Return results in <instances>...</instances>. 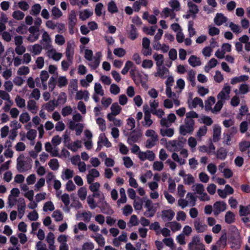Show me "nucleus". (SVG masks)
<instances>
[{
	"instance_id": "f257e3e1",
	"label": "nucleus",
	"mask_w": 250,
	"mask_h": 250,
	"mask_svg": "<svg viewBox=\"0 0 250 250\" xmlns=\"http://www.w3.org/2000/svg\"><path fill=\"white\" fill-rule=\"evenodd\" d=\"M24 158V156L20 155V157L17 159V169L19 172H24L31 168V159H29L28 161L20 160V158Z\"/></svg>"
},
{
	"instance_id": "f03ea898",
	"label": "nucleus",
	"mask_w": 250,
	"mask_h": 250,
	"mask_svg": "<svg viewBox=\"0 0 250 250\" xmlns=\"http://www.w3.org/2000/svg\"><path fill=\"white\" fill-rule=\"evenodd\" d=\"M239 215L244 216L242 220L245 223L250 222V205L246 206H240L239 207Z\"/></svg>"
},
{
	"instance_id": "7ed1b4c3",
	"label": "nucleus",
	"mask_w": 250,
	"mask_h": 250,
	"mask_svg": "<svg viewBox=\"0 0 250 250\" xmlns=\"http://www.w3.org/2000/svg\"><path fill=\"white\" fill-rule=\"evenodd\" d=\"M74 43L70 42H67V47L65 51V55L67 61L70 63H72L73 56L74 54Z\"/></svg>"
},
{
	"instance_id": "20e7f679",
	"label": "nucleus",
	"mask_w": 250,
	"mask_h": 250,
	"mask_svg": "<svg viewBox=\"0 0 250 250\" xmlns=\"http://www.w3.org/2000/svg\"><path fill=\"white\" fill-rule=\"evenodd\" d=\"M145 207L147 208V210L144 212V215L146 217H153L156 212L155 209L154 208L153 205L152 201L147 199L145 202Z\"/></svg>"
},
{
	"instance_id": "39448f33",
	"label": "nucleus",
	"mask_w": 250,
	"mask_h": 250,
	"mask_svg": "<svg viewBox=\"0 0 250 250\" xmlns=\"http://www.w3.org/2000/svg\"><path fill=\"white\" fill-rule=\"evenodd\" d=\"M227 204L224 201H216L213 205V213L215 216H217L221 212L226 209Z\"/></svg>"
},
{
	"instance_id": "423d86ee",
	"label": "nucleus",
	"mask_w": 250,
	"mask_h": 250,
	"mask_svg": "<svg viewBox=\"0 0 250 250\" xmlns=\"http://www.w3.org/2000/svg\"><path fill=\"white\" fill-rule=\"evenodd\" d=\"M187 140L183 137H179L178 140H173L169 142L172 147H175V150L177 151L181 149L184 146V144L186 142Z\"/></svg>"
},
{
	"instance_id": "0eeeda50",
	"label": "nucleus",
	"mask_w": 250,
	"mask_h": 250,
	"mask_svg": "<svg viewBox=\"0 0 250 250\" xmlns=\"http://www.w3.org/2000/svg\"><path fill=\"white\" fill-rule=\"evenodd\" d=\"M25 203L24 199L22 197L20 198L18 201V210L19 215H21V218L24 214L25 209Z\"/></svg>"
},
{
	"instance_id": "6e6552de",
	"label": "nucleus",
	"mask_w": 250,
	"mask_h": 250,
	"mask_svg": "<svg viewBox=\"0 0 250 250\" xmlns=\"http://www.w3.org/2000/svg\"><path fill=\"white\" fill-rule=\"evenodd\" d=\"M144 111L145 113L144 123H143V126L149 127L153 123L152 120L151 119V114L148 110H146L145 107L144 106Z\"/></svg>"
},
{
	"instance_id": "1a4fd4ad",
	"label": "nucleus",
	"mask_w": 250,
	"mask_h": 250,
	"mask_svg": "<svg viewBox=\"0 0 250 250\" xmlns=\"http://www.w3.org/2000/svg\"><path fill=\"white\" fill-rule=\"evenodd\" d=\"M175 215V212L171 209L164 210L162 211V218L164 220L167 219L168 221H171Z\"/></svg>"
},
{
	"instance_id": "9d476101",
	"label": "nucleus",
	"mask_w": 250,
	"mask_h": 250,
	"mask_svg": "<svg viewBox=\"0 0 250 250\" xmlns=\"http://www.w3.org/2000/svg\"><path fill=\"white\" fill-rule=\"evenodd\" d=\"M214 21L217 26H220L227 21V18L222 13H217L214 19Z\"/></svg>"
},
{
	"instance_id": "9b49d317",
	"label": "nucleus",
	"mask_w": 250,
	"mask_h": 250,
	"mask_svg": "<svg viewBox=\"0 0 250 250\" xmlns=\"http://www.w3.org/2000/svg\"><path fill=\"white\" fill-rule=\"evenodd\" d=\"M188 107L189 108H196L197 105H199V106L201 107H203L204 104L202 100L198 97H195L191 103H189V102H188Z\"/></svg>"
},
{
	"instance_id": "f8f14e48",
	"label": "nucleus",
	"mask_w": 250,
	"mask_h": 250,
	"mask_svg": "<svg viewBox=\"0 0 250 250\" xmlns=\"http://www.w3.org/2000/svg\"><path fill=\"white\" fill-rule=\"evenodd\" d=\"M221 132V127L219 125H215L213 128V141L217 142L220 139Z\"/></svg>"
},
{
	"instance_id": "ddd939ff",
	"label": "nucleus",
	"mask_w": 250,
	"mask_h": 250,
	"mask_svg": "<svg viewBox=\"0 0 250 250\" xmlns=\"http://www.w3.org/2000/svg\"><path fill=\"white\" fill-rule=\"evenodd\" d=\"M157 72L154 74L155 77L159 76L162 79H164L166 77L164 76L165 74L169 72V70L165 66L157 67Z\"/></svg>"
},
{
	"instance_id": "4468645a",
	"label": "nucleus",
	"mask_w": 250,
	"mask_h": 250,
	"mask_svg": "<svg viewBox=\"0 0 250 250\" xmlns=\"http://www.w3.org/2000/svg\"><path fill=\"white\" fill-rule=\"evenodd\" d=\"M188 6L189 8V12L193 14V18H195V15L198 13L199 9L198 6L192 1L189 0L188 2Z\"/></svg>"
},
{
	"instance_id": "2eb2a0df",
	"label": "nucleus",
	"mask_w": 250,
	"mask_h": 250,
	"mask_svg": "<svg viewBox=\"0 0 250 250\" xmlns=\"http://www.w3.org/2000/svg\"><path fill=\"white\" fill-rule=\"evenodd\" d=\"M249 78L248 76L245 75L235 77L231 79L230 83L232 84H235L238 83L247 81L248 80Z\"/></svg>"
},
{
	"instance_id": "dca6fc26",
	"label": "nucleus",
	"mask_w": 250,
	"mask_h": 250,
	"mask_svg": "<svg viewBox=\"0 0 250 250\" xmlns=\"http://www.w3.org/2000/svg\"><path fill=\"white\" fill-rule=\"evenodd\" d=\"M88 92L87 90L83 91L82 90L77 91L76 95V100H82L84 99L85 101L87 102L88 100Z\"/></svg>"
},
{
	"instance_id": "f3484780",
	"label": "nucleus",
	"mask_w": 250,
	"mask_h": 250,
	"mask_svg": "<svg viewBox=\"0 0 250 250\" xmlns=\"http://www.w3.org/2000/svg\"><path fill=\"white\" fill-rule=\"evenodd\" d=\"M188 62L190 65L193 67L200 66L201 64V62L199 58L195 56L191 55L189 58Z\"/></svg>"
},
{
	"instance_id": "a211bd4d",
	"label": "nucleus",
	"mask_w": 250,
	"mask_h": 250,
	"mask_svg": "<svg viewBox=\"0 0 250 250\" xmlns=\"http://www.w3.org/2000/svg\"><path fill=\"white\" fill-rule=\"evenodd\" d=\"M227 155V150L224 147L219 148L216 153L217 158L220 160H225Z\"/></svg>"
},
{
	"instance_id": "6ab92c4d",
	"label": "nucleus",
	"mask_w": 250,
	"mask_h": 250,
	"mask_svg": "<svg viewBox=\"0 0 250 250\" xmlns=\"http://www.w3.org/2000/svg\"><path fill=\"white\" fill-rule=\"evenodd\" d=\"M203 243L200 242V239L199 237H198L197 236H193L192 237L191 242H190L188 244V249L189 250H193V247L194 246H198L199 245H201Z\"/></svg>"
},
{
	"instance_id": "aec40b11",
	"label": "nucleus",
	"mask_w": 250,
	"mask_h": 250,
	"mask_svg": "<svg viewBox=\"0 0 250 250\" xmlns=\"http://www.w3.org/2000/svg\"><path fill=\"white\" fill-rule=\"evenodd\" d=\"M107 10L111 14L116 13L118 12V8L114 1L111 0L108 3Z\"/></svg>"
},
{
	"instance_id": "412c9836",
	"label": "nucleus",
	"mask_w": 250,
	"mask_h": 250,
	"mask_svg": "<svg viewBox=\"0 0 250 250\" xmlns=\"http://www.w3.org/2000/svg\"><path fill=\"white\" fill-rule=\"evenodd\" d=\"M27 108L28 110L33 113H36L38 106H37L36 101L33 100H29L27 102Z\"/></svg>"
},
{
	"instance_id": "4be33fe9",
	"label": "nucleus",
	"mask_w": 250,
	"mask_h": 250,
	"mask_svg": "<svg viewBox=\"0 0 250 250\" xmlns=\"http://www.w3.org/2000/svg\"><path fill=\"white\" fill-rule=\"evenodd\" d=\"M63 143L64 144V146H66L68 149H70L73 151H76L77 149L71 146L70 143V138L69 136L66 134H64L63 135Z\"/></svg>"
},
{
	"instance_id": "5701e85b",
	"label": "nucleus",
	"mask_w": 250,
	"mask_h": 250,
	"mask_svg": "<svg viewBox=\"0 0 250 250\" xmlns=\"http://www.w3.org/2000/svg\"><path fill=\"white\" fill-rule=\"evenodd\" d=\"M153 59L156 61L157 67L161 66L164 63V56L162 54H158L155 53L153 56Z\"/></svg>"
},
{
	"instance_id": "b1692460",
	"label": "nucleus",
	"mask_w": 250,
	"mask_h": 250,
	"mask_svg": "<svg viewBox=\"0 0 250 250\" xmlns=\"http://www.w3.org/2000/svg\"><path fill=\"white\" fill-rule=\"evenodd\" d=\"M110 109L111 113L114 116H116L120 114L121 111L122 107L118 104L117 103H114L111 106Z\"/></svg>"
},
{
	"instance_id": "393cba45",
	"label": "nucleus",
	"mask_w": 250,
	"mask_h": 250,
	"mask_svg": "<svg viewBox=\"0 0 250 250\" xmlns=\"http://www.w3.org/2000/svg\"><path fill=\"white\" fill-rule=\"evenodd\" d=\"M76 21L77 18L75 13L74 11H72L68 17V26H70L71 27H75Z\"/></svg>"
},
{
	"instance_id": "a878e982",
	"label": "nucleus",
	"mask_w": 250,
	"mask_h": 250,
	"mask_svg": "<svg viewBox=\"0 0 250 250\" xmlns=\"http://www.w3.org/2000/svg\"><path fill=\"white\" fill-rule=\"evenodd\" d=\"M225 220L228 224H231L235 221V215L234 213L230 211H228L225 216Z\"/></svg>"
},
{
	"instance_id": "bb28decb",
	"label": "nucleus",
	"mask_w": 250,
	"mask_h": 250,
	"mask_svg": "<svg viewBox=\"0 0 250 250\" xmlns=\"http://www.w3.org/2000/svg\"><path fill=\"white\" fill-rule=\"evenodd\" d=\"M166 226L170 227L173 231L180 230L181 228V224L175 221L167 223Z\"/></svg>"
},
{
	"instance_id": "cd10ccee",
	"label": "nucleus",
	"mask_w": 250,
	"mask_h": 250,
	"mask_svg": "<svg viewBox=\"0 0 250 250\" xmlns=\"http://www.w3.org/2000/svg\"><path fill=\"white\" fill-rule=\"evenodd\" d=\"M130 28V30L129 32V38L132 40H135L138 37L137 28L133 24H131Z\"/></svg>"
},
{
	"instance_id": "c85d7f7f",
	"label": "nucleus",
	"mask_w": 250,
	"mask_h": 250,
	"mask_svg": "<svg viewBox=\"0 0 250 250\" xmlns=\"http://www.w3.org/2000/svg\"><path fill=\"white\" fill-rule=\"evenodd\" d=\"M160 134L162 136L172 137L174 134V129L173 128L161 129Z\"/></svg>"
},
{
	"instance_id": "c756f323",
	"label": "nucleus",
	"mask_w": 250,
	"mask_h": 250,
	"mask_svg": "<svg viewBox=\"0 0 250 250\" xmlns=\"http://www.w3.org/2000/svg\"><path fill=\"white\" fill-rule=\"evenodd\" d=\"M215 103V99L213 96H210L207 100L205 101V109L210 110L211 109V105Z\"/></svg>"
},
{
	"instance_id": "7c9ffc66",
	"label": "nucleus",
	"mask_w": 250,
	"mask_h": 250,
	"mask_svg": "<svg viewBox=\"0 0 250 250\" xmlns=\"http://www.w3.org/2000/svg\"><path fill=\"white\" fill-rule=\"evenodd\" d=\"M57 105V104L54 100L50 101L44 105L45 106L44 109L47 110L48 112L53 111L54 110L55 106Z\"/></svg>"
},
{
	"instance_id": "2f4dec72",
	"label": "nucleus",
	"mask_w": 250,
	"mask_h": 250,
	"mask_svg": "<svg viewBox=\"0 0 250 250\" xmlns=\"http://www.w3.org/2000/svg\"><path fill=\"white\" fill-rule=\"evenodd\" d=\"M194 225L195 229L198 232H203L207 228V226L206 225H203L199 222L195 221Z\"/></svg>"
},
{
	"instance_id": "473e14b6",
	"label": "nucleus",
	"mask_w": 250,
	"mask_h": 250,
	"mask_svg": "<svg viewBox=\"0 0 250 250\" xmlns=\"http://www.w3.org/2000/svg\"><path fill=\"white\" fill-rule=\"evenodd\" d=\"M48 165L53 170H57L60 166L58 160L55 158L51 159L48 163Z\"/></svg>"
},
{
	"instance_id": "72a5a7b5",
	"label": "nucleus",
	"mask_w": 250,
	"mask_h": 250,
	"mask_svg": "<svg viewBox=\"0 0 250 250\" xmlns=\"http://www.w3.org/2000/svg\"><path fill=\"white\" fill-rule=\"evenodd\" d=\"M120 193L121 198L118 200L117 204L120 203L124 204L126 202V197L125 194V190L124 188H122L120 189Z\"/></svg>"
},
{
	"instance_id": "f704fd0d",
	"label": "nucleus",
	"mask_w": 250,
	"mask_h": 250,
	"mask_svg": "<svg viewBox=\"0 0 250 250\" xmlns=\"http://www.w3.org/2000/svg\"><path fill=\"white\" fill-rule=\"evenodd\" d=\"M188 126L189 131H193L194 129L195 122L193 119H186L185 120V125Z\"/></svg>"
},
{
	"instance_id": "c9c22d12",
	"label": "nucleus",
	"mask_w": 250,
	"mask_h": 250,
	"mask_svg": "<svg viewBox=\"0 0 250 250\" xmlns=\"http://www.w3.org/2000/svg\"><path fill=\"white\" fill-rule=\"evenodd\" d=\"M101 212L103 213L108 214L110 213V211L112 210L109 205L105 202L103 203L100 207H99Z\"/></svg>"
},
{
	"instance_id": "e433bc0d",
	"label": "nucleus",
	"mask_w": 250,
	"mask_h": 250,
	"mask_svg": "<svg viewBox=\"0 0 250 250\" xmlns=\"http://www.w3.org/2000/svg\"><path fill=\"white\" fill-rule=\"evenodd\" d=\"M135 132V130H133L132 132L130 133L129 137L128 138L127 142L129 144H131V141L133 143L136 142L140 137V135H139L138 134H133Z\"/></svg>"
},
{
	"instance_id": "4c0bfd02",
	"label": "nucleus",
	"mask_w": 250,
	"mask_h": 250,
	"mask_svg": "<svg viewBox=\"0 0 250 250\" xmlns=\"http://www.w3.org/2000/svg\"><path fill=\"white\" fill-rule=\"evenodd\" d=\"M94 237L96 242L98 243L99 246L104 247L105 244L104 238L103 237L102 234H98L96 236H91Z\"/></svg>"
},
{
	"instance_id": "58836bf2",
	"label": "nucleus",
	"mask_w": 250,
	"mask_h": 250,
	"mask_svg": "<svg viewBox=\"0 0 250 250\" xmlns=\"http://www.w3.org/2000/svg\"><path fill=\"white\" fill-rule=\"evenodd\" d=\"M41 10V6L40 4H35L32 7L30 12V14L32 15H38Z\"/></svg>"
},
{
	"instance_id": "ea45409f",
	"label": "nucleus",
	"mask_w": 250,
	"mask_h": 250,
	"mask_svg": "<svg viewBox=\"0 0 250 250\" xmlns=\"http://www.w3.org/2000/svg\"><path fill=\"white\" fill-rule=\"evenodd\" d=\"M96 123L99 125L100 129L104 131L106 129L105 120L102 118H98L96 119Z\"/></svg>"
},
{
	"instance_id": "a19ab883",
	"label": "nucleus",
	"mask_w": 250,
	"mask_h": 250,
	"mask_svg": "<svg viewBox=\"0 0 250 250\" xmlns=\"http://www.w3.org/2000/svg\"><path fill=\"white\" fill-rule=\"evenodd\" d=\"M188 126L185 125H181L179 128L180 134L186 136L187 134L188 133L191 134L193 131H189Z\"/></svg>"
},
{
	"instance_id": "79ce46f5",
	"label": "nucleus",
	"mask_w": 250,
	"mask_h": 250,
	"mask_svg": "<svg viewBox=\"0 0 250 250\" xmlns=\"http://www.w3.org/2000/svg\"><path fill=\"white\" fill-rule=\"evenodd\" d=\"M195 75V72L192 70H190L188 73V79L192 86H194L196 84Z\"/></svg>"
},
{
	"instance_id": "37998d69",
	"label": "nucleus",
	"mask_w": 250,
	"mask_h": 250,
	"mask_svg": "<svg viewBox=\"0 0 250 250\" xmlns=\"http://www.w3.org/2000/svg\"><path fill=\"white\" fill-rule=\"evenodd\" d=\"M52 216L54 218L56 221H61L63 219V215L59 210L53 212Z\"/></svg>"
},
{
	"instance_id": "c03bdc74",
	"label": "nucleus",
	"mask_w": 250,
	"mask_h": 250,
	"mask_svg": "<svg viewBox=\"0 0 250 250\" xmlns=\"http://www.w3.org/2000/svg\"><path fill=\"white\" fill-rule=\"evenodd\" d=\"M87 194L86 189L84 187H81L78 191V195L81 200H83L85 199Z\"/></svg>"
},
{
	"instance_id": "a18cd8bd",
	"label": "nucleus",
	"mask_w": 250,
	"mask_h": 250,
	"mask_svg": "<svg viewBox=\"0 0 250 250\" xmlns=\"http://www.w3.org/2000/svg\"><path fill=\"white\" fill-rule=\"evenodd\" d=\"M133 62L130 61H127L125 62V66L122 69L121 73L123 75H125L128 72L129 69L132 67Z\"/></svg>"
},
{
	"instance_id": "49530a36",
	"label": "nucleus",
	"mask_w": 250,
	"mask_h": 250,
	"mask_svg": "<svg viewBox=\"0 0 250 250\" xmlns=\"http://www.w3.org/2000/svg\"><path fill=\"white\" fill-rule=\"evenodd\" d=\"M158 141V138L155 136L151 139H147L146 142V146L147 148H151L155 145V142Z\"/></svg>"
},
{
	"instance_id": "de8ad7c7",
	"label": "nucleus",
	"mask_w": 250,
	"mask_h": 250,
	"mask_svg": "<svg viewBox=\"0 0 250 250\" xmlns=\"http://www.w3.org/2000/svg\"><path fill=\"white\" fill-rule=\"evenodd\" d=\"M94 90L96 94H99L101 96H103L104 95V90L100 83H95L94 85Z\"/></svg>"
},
{
	"instance_id": "09e8293b",
	"label": "nucleus",
	"mask_w": 250,
	"mask_h": 250,
	"mask_svg": "<svg viewBox=\"0 0 250 250\" xmlns=\"http://www.w3.org/2000/svg\"><path fill=\"white\" fill-rule=\"evenodd\" d=\"M12 16L15 19L17 20H21L23 19L24 17V14L23 12L20 10H17L13 13Z\"/></svg>"
},
{
	"instance_id": "8fccbe9b",
	"label": "nucleus",
	"mask_w": 250,
	"mask_h": 250,
	"mask_svg": "<svg viewBox=\"0 0 250 250\" xmlns=\"http://www.w3.org/2000/svg\"><path fill=\"white\" fill-rule=\"evenodd\" d=\"M54 206L51 201H48L46 202L43 207V209L44 211H47V210L52 211L54 210Z\"/></svg>"
},
{
	"instance_id": "3c124183",
	"label": "nucleus",
	"mask_w": 250,
	"mask_h": 250,
	"mask_svg": "<svg viewBox=\"0 0 250 250\" xmlns=\"http://www.w3.org/2000/svg\"><path fill=\"white\" fill-rule=\"evenodd\" d=\"M87 202L91 209H94L97 207V204L94 201V198L91 195H89L87 197Z\"/></svg>"
},
{
	"instance_id": "603ef678",
	"label": "nucleus",
	"mask_w": 250,
	"mask_h": 250,
	"mask_svg": "<svg viewBox=\"0 0 250 250\" xmlns=\"http://www.w3.org/2000/svg\"><path fill=\"white\" fill-rule=\"evenodd\" d=\"M138 225V219L136 215L131 216L128 225L130 227L136 226Z\"/></svg>"
},
{
	"instance_id": "864d4df0",
	"label": "nucleus",
	"mask_w": 250,
	"mask_h": 250,
	"mask_svg": "<svg viewBox=\"0 0 250 250\" xmlns=\"http://www.w3.org/2000/svg\"><path fill=\"white\" fill-rule=\"evenodd\" d=\"M17 105L20 108H23L25 106V101L24 99L17 96L15 99Z\"/></svg>"
},
{
	"instance_id": "5fc2aeb1",
	"label": "nucleus",
	"mask_w": 250,
	"mask_h": 250,
	"mask_svg": "<svg viewBox=\"0 0 250 250\" xmlns=\"http://www.w3.org/2000/svg\"><path fill=\"white\" fill-rule=\"evenodd\" d=\"M229 27L231 30L235 34H238L241 32L240 27L239 25L236 24L233 22L229 23Z\"/></svg>"
},
{
	"instance_id": "6e6d98bb",
	"label": "nucleus",
	"mask_w": 250,
	"mask_h": 250,
	"mask_svg": "<svg viewBox=\"0 0 250 250\" xmlns=\"http://www.w3.org/2000/svg\"><path fill=\"white\" fill-rule=\"evenodd\" d=\"M29 73V68L28 66H22L21 67L18 71V74L19 75H26Z\"/></svg>"
},
{
	"instance_id": "4d7b16f0",
	"label": "nucleus",
	"mask_w": 250,
	"mask_h": 250,
	"mask_svg": "<svg viewBox=\"0 0 250 250\" xmlns=\"http://www.w3.org/2000/svg\"><path fill=\"white\" fill-rule=\"evenodd\" d=\"M239 90L242 94H245L250 91V87L248 84L243 83L240 85Z\"/></svg>"
},
{
	"instance_id": "13d9d810",
	"label": "nucleus",
	"mask_w": 250,
	"mask_h": 250,
	"mask_svg": "<svg viewBox=\"0 0 250 250\" xmlns=\"http://www.w3.org/2000/svg\"><path fill=\"white\" fill-rule=\"evenodd\" d=\"M37 136V131L35 129H30L27 132L26 137L29 140H34Z\"/></svg>"
},
{
	"instance_id": "bf43d9fd",
	"label": "nucleus",
	"mask_w": 250,
	"mask_h": 250,
	"mask_svg": "<svg viewBox=\"0 0 250 250\" xmlns=\"http://www.w3.org/2000/svg\"><path fill=\"white\" fill-rule=\"evenodd\" d=\"M103 7L104 5L103 3L101 2L96 4L95 8V13L97 16L100 17L102 15V11L103 10Z\"/></svg>"
},
{
	"instance_id": "052dcab7",
	"label": "nucleus",
	"mask_w": 250,
	"mask_h": 250,
	"mask_svg": "<svg viewBox=\"0 0 250 250\" xmlns=\"http://www.w3.org/2000/svg\"><path fill=\"white\" fill-rule=\"evenodd\" d=\"M30 120V117L27 112L22 113L20 116V121L22 123L28 122Z\"/></svg>"
},
{
	"instance_id": "680f3d73",
	"label": "nucleus",
	"mask_w": 250,
	"mask_h": 250,
	"mask_svg": "<svg viewBox=\"0 0 250 250\" xmlns=\"http://www.w3.org/2000/svg\"><path fill=\"white\" fill-rule=\"evenodd\" d=\"M113 53L116 56L122 57L125 55V51L122 48H117L114 50Z\"/></svg>"
},
{
	"instance_id": "e2e57ef3",
	"label": "nucleus",
	"mask_w": 250,
	"mask_h": 250,
	"mask_svg": "<svg viewBox=\"0 0 250 250\" xmlns=\"http://www.w3.org/2000/svg\"><path fill=\"white\" fill-rule=\"evenodd\" d=\"M153 167L154 170L161 171L164 168V164L162 162L155 161L153 163Z\"/></svg>"
},
{
	"instance_id": "0e129e2a",
	"label": "nucleus",
	"mask_w": 250,
	"mask_h": 250,
	"mask_svg": "<svg viewBox=\"0 0 250 250\" xmlns=\"http://www.w3.org/2000/svg\"><path fill=\"white\" fill-rule=\"evenodd\" d=\"M48 85H49V90L50 91H52L54 90V89L56 85V78L52 76L49 80Z\"/></svg>"
},
{
	"instance_id": "69168bd1",
	"label": "nucleus",
	"mask_w": 250,
	"mask_h": 250,
	"mask_svg": "<svg viewBox=\"0 0 250 250\" xmlns=\"http://www.w3.org/2000/svg\"><path fill=\"white\" fill-rule=\"evenodd\" d=\"M52 14L56 18H59L62 16V12L60 9L57 7H53L52 9Z\"/></svg>"
},
{
	"instance_id": "338daca9",
	"label": "nucleus",
	"mask_w": 250,
	"mask_h": 250,
	"mask_svg": "<svg viewBox=\"0 0 250 250\" xmlns=\"http://www.w3.org/2000/svg\"><path fill=\"white\" fill-rule=\"evenodd\" d=\"M120 91V89L119 87L116 84L113 83L111 84L110 88V92L114 94V95H117L118 93H119Z\"/></svg>"
},
{
	"instance_id": "774afa93",
	"label": "nucleus",
	"mask_w": 250,
	"mask_h": 250,
	"mask_svg": "<svg viewBox=\"0 0 250 250\" xmlns=\"http://www.w3.org/2000/svg\"><path fill=\"white\" fill-rule=\"evenodd\" d=\"M72 111V109L70 106H66L62 109V114L63 117H66L70 115Z\"/></svg>"
}]
</instances>
